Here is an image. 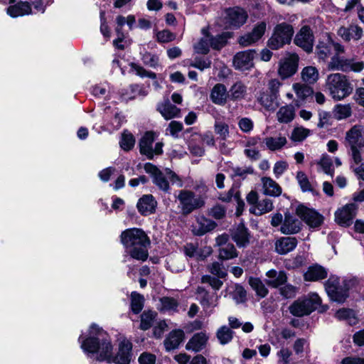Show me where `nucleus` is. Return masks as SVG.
<instances>
[{
  "label": "nucleus",
  "mask_w": 364,
  "mask_h": 364,
  "mask_svg": "<svg viewBox=\"0 0 364 364\" xmlns=\"http://www.w3.org/2000/svg\"><path fill=\"white\" fill-rule=\"evenodd\" d=\"M226 274H204L201 281L203 283L208 284L213 289H219L224 281L225 280Z\"/></svg>",
  "instance_id": "39"
},
{
  "label": "nucleus",
  "mask_w": 364,
  "mask_h": 364,
  "mask_svg": "<svg viewBox=\"0 0 364 364\" xmlns=\"http://www.w3.org/2000/svg\"><path fill=\"white\" fill-rule=\"evenodd\" d=\"M267 283L272 287H278L287 281L286 274H267Z\"/></svg>",
  "instance_id": "52"
},
{
  "label": "nucleus",
  "mask_w": 364,
  "mask_h": 364,
  "mask_svg": "<svg viewBox=\"0 0 364 364\" xmlns=\"http://www.w3.org/2000/svg\"><path fill=\"white\" fill-rule=\"evenodd\" d=\"M80 347L88 357L97 360H105L108 363L129 364L132 359V343L127 339L119 343L118 352L112 355V346L107 333L97 325L93 323L90 326L88 334L79 337Z\"/></svg>",
  "instance_id": "1"
},
{
  "label": "nucleus",
  "mask_w": 364,
  "mask_h": 364,
  "mask_svg": "<svg viewBox=\"0 0 364 364\" xmlns=\"http://www.w3.org/2000/svg\"><path fill=\"white\" fill-rule=\"evenodd\" d=\"M321 299L316 293L296 300L289 308V312L298 317L310 314L321 304Z\"/></svg>",
  "instance_id": "8"
},
{
  "label": "nucleus",
  "mask_w": 364,
  "mask_h": 364,
  "mask_svg": "<svg viewBox=\"0 0 364 364\" xmlns=\"http://www.w3.org/2000/svg\"><path fill=\"white\" fill-rule=\"evenodd\" d=\"M232 299L237 304H242L247 300V293L245 289L240 285L237 284L232 292Z\"/></svg>",
  "instance_id": "56"
},
{
  "label": "nucleus",
  "mask_w": 364,
  "mask_h": 364,
  "mask_svg": "<svg viewBox=\"0 0 364 364\" xmlns=\"http://www.w3.org/2000/svg\"><path fill=\"white\" fill-rule=\"evenodd\" d=\"M168 325L164 320L159 321L154 327V336L156 338H160L164 333L167 331Z\"/></svg>",
  "instance_id": "64"
},
{
  "label": "nucleus",
  "mask_w": 364,
  "mask_h": 364,
  "mask_svg": "<svg viewBox=\"0 0 364 364\" xmlns=\"http://www.w3.org/2000/svg\"><path fill=\"white\" fill-rule=\"evenodd\" d=\"M31 13V7L26 1H21L17 4L10 6L7 9V14L13 17L27 15Z\"/></svg>",
  "instance_id": "32"
},
{
  "label": "nucleus",
  "mask_w": 364,
  "mask_h": 364,
  "mask_svg": "<svg viewBox=\"0 0 364 364\" xmlns=\"http://www.w3.org/2000/svg\"><path fill=\"white\" fill-rule=\"evenodd\" d=\"M294 33L293 28L286 23L278 24L272 37L268 41V46L273 50H277L284 45L289 43Z\"/></svg>",
  "instance_id": "10"
},
{
  "label": "nucleus",
  "mask_w": 364,
  "mask_h": 364,
  "mask_svg": "<svg viewBox=\"0 0 364 364\" xmlns=\"http://www.w3.org/2000/svg\"><path fill=\"white\" fill-rule=\"evenodd\" d=\"M263 142L269 150L275 151L282 149L286 145L287 141L285 136L279 135L277 137H265Z\"/></svg>",
  "instance_id": "36"
},
{
  "label": "nucleus",
  "mask_w": 364,
  "mask_h": 364,
  "mask_svg": "<svg viewBox=\"0 0 364 364\" xmlns=\"http://www.w3.org/2000/svg\"><path fill=\"white\" fill-rule=\"evenodd\" d=\"M358 207L354 203H348L335 212V221L341 226H350L356 215Z\"/></svg>",
  "instance_id": "14"
},
{
  "label": "nucleus",
  "mask_w": 364,
  "mask_h": 364,
  "mask_svg": "<svg viewBox=\"0 0 364 364\" xmlns=\"http://www.w3.org/2000/svg\"><path fill=\"white\" fill-rule=\"evenodd\" d=\"M130 68L132 71L134 72L136 75L141 77H149L151 79H155L156 77V73L153 72H149L146 70L143 67L134 63H130Z\"/></svg>",
  "instance_id": "54"
},
{
  "label": "nucleus",
  "mask_w": 364,
  "mask_h": 364,
  "mask_svg": "<svg viewBox=\"0 0 364 364\" xmlns=\"http://www.w3.org/2000/svg\"><path fill=\"white\" fill-rule=\"evenodd\" d=\"M295 112V108L292 105L282 106L276 114L277 121L280 123H289L294 119Z\"/></svg>",
  "instance_id": "30"
},
{
  "label": "nucleus",
  "mask_w": 364,
  "mask_h": 364,
  "mask_svg": "<svg viewBox=\"0 0 364 364\" xmlns=\"http://www.w3.org/2000/svg\"><path fill=\"white\" fill-rule=\"evenodd\" d=\"M297 243L296 237H281L275 242V251L280 255L287 254L296 248Z\"/></svg>",
  "instance_id": "25"
},
{
  "label": "nucleus",
  "mask_w": 364,
  "mask_h": 364,
  "mask_svg": "<svg viewBox=\"0 0 364 364\" xmlns=\"http://www.w3.org/2000/svg\"><path fill=\"white\" fill-rule=\"evenodd\" d=\"M318 164L321 167L325 173L333 176L334 171L333 168L332 160L329 156L323 154L318 162Z\"/></svg>",
  "instance_id": "50"
},
{
  "label": "nucleus",
  "mask_w": 364,
  "mask_h": 364,
  "mask_svg": "<svg viewBox=\"0 0 364 364\" xmlns=\"http://www.w3.org/2000/svg\"><path fill=\"white\" fill-rule=\"evenodd\" d=\"M299 56L296 53H288L279 63L278 75L282 80L294 75L298 69Z\"/></svg>",
  "instance_id": "12"
},
{
  "label": "nucleus",
  "mask_w": 364,
  "mask_h": 364,
  "mask_svg": "<svg viewBox=\"0 0 364 364\" xmlns=\"http://www.w3.org/2000/svg\"><path fill=\"white\" fill-rule=\"evenodd\" d=\"M263 193L272 197H278L282 194L281 186L272 178L264 176L261 178Z\"/></svg>",
  "instance_id": "27"
},
{
  "label": "nucleus",
  "mask_w": 364,
  "mask_h": 364,
  "mask_svg": "<svg viewBox=\"0 0 364 364\" xmlns=\"http://www.w3.org/2000/svg\"><path fill=\"white\" fill-rule=\"evenodd\" d=\"M309 133L310 131L308 129L297 127L293 130L291 139L294 141H301L308 136Z\"/></svg>",
  "instance_id": "58"
},
{
  "label": "nucleus",
  "mask_w": 364,
  "mask_h": 364,
  "mask_svg": "<svg viewBox=\"0 0 364 364\" xmlns=\"http://www.w3.org/2000/svg\"><path fill=\"white\" fill-rule=\"evenodd\" d=\"M296 179L303 192L313 191V187L304 172L298 171L296 173Z\"/></svg>",
  "instance_id": "51"
},
{
  "label": "nucleus",
  "mask_w": 364,
  "mask_h": 364,
  "mask_svg": "<svg viewBox=\"0 0 364 364\" xmlns=\"http://www.w3.org/2000/svg\"><path fill=\"white\" fill-rule=\"evenodd\" d=\"M237 257V252L232 244H227L219 250V257L222 259H230Z\"/></svg>",
  "instance_id": "47"
},
{
  "label": "nucleus",
  "mask_w": 364,
  "mask_h": 364,
  "mask_svg": "<svg viewBox=\"0 0 364 364\" xmlns=\"http://www.w3.org/2000/svg\"><path fill=\"white\" fill-rule=\"evenodd\" d=\"M178 208L183 215H188L196 210L203 208L205 204V198L197 196L189 190H181L177 196Z\"/></svg>",
  "instance_id": "7"
},
{
  "label": "nucleus",
  "mask_w": 364,
  "mask_h": 364,
  "mask_svg": "<svg viewBox=\"0 0 364 364\" xmlns=\"http://www.w3.org/2000/svg\"><path fill=\"white\" fill-rule=\"evenodd\" d=\"M292 87L296 95L297 102L306 101V99L312 96L314 93L313 88L308 84L296 82L293 84Z\"/></svg>",
  "instance_id": "31"
},
{
  "label": "nucleus",
  "mask_w": 364,
  "mask_h": 364,
  "mask_svg": "<svg viewBox=\"0 0 364 364\" xmlns=\"http://www.w3.org/2000/svg\"><path fill=\"white\" fill-rule=\"evenodd\" d=\"M301 77L305 84L312 85L317 82L319 78L318 69L314 66H306L301 72Z\"/></svg>",
  "instance_id": "35"
},
{
  "label": "nucleus",
  "mask_w": 364,
  "mask_h": 364,
  "mask_svg": "<svg viewBox=\"0 0 364 364\" xmlns=\"http://www.w3.org/2000/svg\"><path fill=\"white\" fill-rule=\"evenodd\" d=\"M200 304L205 310H208L209 308H213L217 305L216 299L206 293L200 299Z\"/></svg>",
  "instance_id": "63"
},
{
  "label": "nucleus",
  "mask_w": 364,
  "mask_h": 364,
  "mask_svg": "<svg viewBox=\"0 0 364 364\" xmlns=\"http://www.w3.org/2000/svg\"><path fill=\"white\" fill-rule=\"evenodd\" d=\"M144 298L142 295L132 292L131 294V309L134 314H139L143 309Z\"/></svg>",
  "instance_id": "46"
},
{
  "label": "nucleus",
  "mask_w": 364,
  "mask_h": 364,
  "mask_svg": "<svg viewBox=\"0 0 364 364\" xmlns=\"http://www.w3.org/2000/svg\"><path fill=\"white\" fill-rule=\"evenodd\" d=\"M238 127L244 133H250L254 128L252 120L248 117H242L238 121Z\"/></svg>",
  "instance_id": "60"
},
{
  "label": "nucleus",
  "mask_w": 364,
  "mask_h": 364,
  "mask_svg": "<svg viewBox=\"0 0 364 364\" xmlns=\"http://www.w3.org/2000/svg\"><path fill=\"white\" fill-rule=\"evenodd\" d=\"M231 37L232 33L228 31L215 36L209 35L210 47L214 50H220L227 44L228 40Z\"/></svg>",
  "instance_id": "37"
},
{
  "label": "nucleus",
  "mask_w": 364,
  "mask_h": 364,
  "mask_svg": "<svg viewBox=\"0 0 364 364\" xmlns=\"http://www.w3.org/2000/svg\"><path fill=\"white\" fill-rule=\"evenodd\" d=\"M214 130L216 134L219 135L223 140H226L230 135L229 126L223 121H215Z\"/></svg>",
  "instance_id": "49"
},
{
  "label": "nucleus",
  "mask_w": 364,
  "mask_h": 364,
  "mask_svg": "<svg viewBox=\"0 0 364 364\" xmlns=\"http://www.w3.org/2000/svg\"><path fill=\"white\" fill-rule=\"evenodd\" d=\"M339 54L333 62H328L327 69L332 71H341L343 73L353 72L359 73L364 70V61L357 56L346 58Z\"/></svg>",
  "instance_id": "6"
},
{
  "label": "nucleus",
  "mask_w": 364,
  "mask_h": 364,
  "mask_svg": "<svg viewBox=\"0 0 364 364\" xmlns=\"http://www.w3.org/2000/svg\"><path fill=\"white\" fill-rule=\"evenodd\" d=\"M294 43L307 53L313 50L314 36L312 30L308 26L301 27L294 38Z\"/></svg>",
  "instance_id": "16"
},
{
  "label": "nucleus",
  "mask_w": 364,
  "mask_h": 364,
  "mask_svg": "<svg viewBox=\"0 0 364 364\" xmlns=\"http://www.w3.org/2000/svg\"><path fill=\"white\" fill-rule=\"evenodd\" d=\"M228 97L226 87L221 83L216 84L212 89L210 95L211 101L218 105H225Z\"/></svg>",
  "instance_id": "26"
},
{
  "label": "nucleus",
  "mask_w": 364,
  "mask_h": 364,
  "mask_svg": "<svg viewBox=\"0 0 364 364\" xmlns=\"http://www.w3.org/2000/svg\"><path fill=\"white\" fill-rule=\"evenodd\" d=\"M346 48L338 42L334 41L329 35L320 39L316 46V55L319 61L333 62L339 54H344Z\"/></svg>",
  "instance_id": "5"
},
{
  "label": "nucleus",
  "mask_w": 364,
  "mask_h": 364,
  "mask_svg": "<svg viewBox=\"0 0 364 364\" xmlns=\"http://www.w3.org/2000/svg\"><path fill=\"white\" fill-rule=\"evenodd\" d=\"M267 28L265 22L258 23L252 31L242 36L239 39V43L242 46H249L252 43L258 41L264 34Z\"/></svg>",
  "instance_id": "18"
},
{
  "label": "nucleus",
  "mask_w": 364,
  "mask_h": 364,
  "mask_svg": "<svg viewBox=\"0 0 364 364\" xmlns=\"http://www.w3.org/2000/svg\"><path fill=\"white\" fill-rule=\"evenodd\" d=\"M231 236L239 247H246L250 243V234L243 223L238 224L232 230Z\"/></svg>",
  "instance_id": "21"
},
{
  "label": "nucleus",
  "mask_w": 364,
  "mask_h": 364,
  "mask_svg": "<svg viewBox=\"0 0 364 364\" xmlns=\"http://www.w3.org/2000/svg\"><path fill=\"white\" fill-rule=\"evenodd\" d=\"M213 228V225L210 220L205 218L198 219L196 224L193 226V232L196 235H203L210 231Z\"/></svg>",
  "instance_id": "42"
},
{
  "label": "nucleus",
  "mask_w": 364,
  "mask_h": 364,
  "mask_svg": "<svg viewBox=\"0 0 364 364\" xmlns=\"http://www.w3.org/2000/svg\"><path fill=\"white\" fill-rule=\"evenodd\" d=\"M156 38L159 42L168 43L176 38V35L168 30H163L156 34Z\"/></svg>",
  "instance_id": "62"
},
{
  "label": "nucleus",
  "mask_w": 364,
  "mask_h": 364,
  "mask_svg": "<svg viewBox=\"0 0 364 364\" xmlns=\"http://www.w3.org/2000/svg\"><path fill=\"white\" fill-rule=\"evenodd\" d=\"M120 240L126 252L132 258L141 261L148 258L151 241L143 230L127 229L121 233Z\"/></svg>",
  "instance_id": "2"
},
{
  "label": "nucleus",
  "mask_w": 364,
  "mask_h": 364,
  "mask_svg": "<svg viewBox=\"0 0 364 364\" xmlns=\"http://www.w3.org/2000/svg\"><path fill=\"white\" fill-rule=\"evenodd\" d=\"M144 168L151 176L153 183L165 193L170 191L168 180L172 184H175L179 188L183 185L181 178L170 168H166L163 172L151 163H146Z\"/></svg>",
  "instance_id": "3"
},
{
  "label": "nucleus",
  "mask_w": 364,
  "mask_h": 364,
  "mask_svg": "<svg viewBox=\"0 0 364 364\" xmlns=\"http://www.w3.org/2000/svg\"><path fill=\"white\" fill-rule=\"evenodd\" d=\"M135 139L134 136L128 132H124L120 141V146L125 151L131 150L134 145Z\"/></svg>",
  "instance_id": "53"
},
{
  "label": "nucleus",
  "mask_w": 364,
  "mask_h": 364,
  "mask_svg": "<svg viewBox=\"0 0 364 364\" xmlns=\"http://www.w3.org/2000/svg\"><path fill=\"white\" fill-rule=\"evenodd\" d=\"M325 289L332 301L343 303L347 297L346 289L339 285L336 275H331L325 283Z\"/></svg>",
  "instance_id": "13"
},
{
  "label": "nucleus",
  "mask_w": 364,
  "mask_h": 364,
  "mask_svg": "<svg viewBox=\"0 0 364 364\" xmlns=\"http://www.w3.org/2000/svg\"><path fill=\"white\" fill-rule=\"evenodd\" d=\"M334 114L338 119H346L350 116L351 108L348 105H338L334 109Z\"/></svg>",
  "instance_id": "55"
},
{
  "label": "nucleus",
  "mask_w": 364,
  "mask_h": 364,
  "mask_svg": "<svg viewBox=\"0 0 364 364\" xmlns=\"http://www.w3.org/2000/svg\"><path fill=\"white\" fill-rule=\"evenodd\" d=\"M157 110L166 120L180 117L181 109L172 105L168 100L159 104Z\"/></svg>",
  "instance_id": "28"
},
{
  "label": "nucleus",
  "mask_w": 364,
  "mask_h": 364,
  "mask_svg": "<svg viewBox=\"0 0 364 364\" xmlns=\"http://www.w3.org/2000/svg\"><path fill=\"white\" fill-rule=\"evenodd\" d=\"M248 15L239 7L229 8L225 10L218 23L227 29H237L245 23Z\"/></svg>",
  "instance_id": "9"
},
{
  "label": "nucleus",
  "mask_w": 364,
  "mask_h": 364,
  "mask_svg": "<svg viewBox=\"0 0 364 364\" xmlns=\"http://www.w3.org/2000/svg\"><path fill=\"white\" fill-rule=\"evenodd\" d=\"M289 164L286 161H277L273 167V172L277 178H279L288 168Z\"/></svg>",
  "instance_id": "61"
},
{
  "label": "nucleus",
  "mask_w": 364,
  "mask_h": 364,
  "mask_svg": "<svg viewBox=\"0 0 364 364\" xmlns=\"http://www.w3.org/2000/svg\"><path fill=\"white\" fill-rule=\"evenodd\" d=\"M157 202L154 197L151 195H144L139 198L137 203V209L143 215H148L155 212Z\"/></svg>",
  "instance_id": "23"
},
{
  "label": "nucleus",
  "mask_w": 364,
  "mask_h": 364,
  "mask_svg": "<svg viewBox=\"0 0 364 364\" xmlns=\"http://www.w3.org/2000/svg\"><path fill=\"white\" fill-rule=\"evenodd\" d=\"M154 141V134L151 132H147L139 141V151L143 155L147 156L149 159H152L154 155H160L163 152V143L157 142L153 148Z\"/></svg>",
  "instance_id": "11"
},
{
  "label": "nucleus",
  "mask_w": 364,
  "mask_h": 364,
  "mask_svg": "<svg viewBox=\"0 0 364 364\" xmlns=\"http://www.w3.org/2000/svg\"><path fill=\"white\" fill-rule=\"evenodd\" d=\"M143 63L151 68H156L159 64V58L154 54L145 52L141 55Z\"/></svg>",
  "instance_id": "59"
},
{
  "label": "nucleus",
  "mask_w": 364,
  "mask_h": 364,
  "mask_svg": "<svg viewBox=\"0 0 364 364\" xmlns=\"http://www.w3.org/2000/svg\"><path fill=\"white\" fill-rule=\"evenodd\" d=\"M249 284L259 297L263 298L267 294L268 291L259 279L250 277Z\"/></svg>",
  "instance_id": "45"
},
{
  "label": "nucleus",
  "mask_w": 364,
  "mask_h": 364,
  "mask_svg": "<svg viewBox=\"0 0 364 364\" xmlns=\"http://www.w3.org/2000/svg\"><path fill=\"white\" fill-rule=\"evenodd\" d=\"M208 335L203 331L195 333L186 345L188 350L199 352L203 349L208 341Z\"/></svg>",
  "instance_id": "24"
},
{
  "label": "nucleus",
  "mask_w": 364,
  "mask_h": 364,
  "mask_svg": "<svg viewBox=\"0 0 364 364\" xmlns=\"http://www.w3.org/2000/svg\"><path fill=\"white\" fill-rule=\"evenodd\" d=\"M325 86L331 96L336 100L348 97L353 90L348 77L340 73L329 74L326 77Z\"/></svg>",
  "instance_id": "4"
},
{
  "label": "nucleus",
  "mask_w": 364,
  "mask_h": 364,
  "mask_svg": "<svg viewBox=\"0 0 364 364\" xmlns=\"http://www.w3.org/2000/svg\"><path fill=\"white\" fill-rule=\"evenodd\" d=\"M156 316V313L152 311H144L141 316V329L145 331L149 329Z\"/></svg>",
  "instance_id": "48"
},
{
  "label": "nucleus",
  "mask_w": 364,
  "mask_h": 364,
  "mask_svg": "<svg viewBox=\"0 0 364 364\" xmlns=\"http://www.w3.org/2000/svg\"><path fill=\"white\" fill-rule=\"evenodd\" d=\"M335 316L340 321H346L350 325L357 323L358 319L353 310L341 309L336 311Z\"/></svg>",
  "instance_id": "41"
},
{
  "label": "nucleus",
  "mask_w": 364,
  "mask_h": 364,
  "mask_svg": "<svg viewBox=\"0 0 364 364\" xmlns=\"http://www.w3.org/2000/svg\"><path fill=\"white\" fill-rule=\"evenodd\" d=\"M301 225V222L297 218L287 213L280 227V231L284 235L296 234L300 231Z\"/></svg>",
  "instance_id": "22"
},
{
  "label": "nucleus",
  "mask_w": 364,
  "mask_h": 364,
  "mask_svg": "<svg viewBox=\"0 0 364 364\" xmlns=\"http://www.w3.org/2000/svg\"><path fill=\"white\" fill-rule=\"evenodd\" d=\"M363 33V29L356 24H350L348 27L341 26L337 31V34L346 42L360 40Z\"/></svg>",
  "instance_id": "20"
},
{
  "label": "nucleus",
  "mask_w": 364,
  "mask_h": 364,
  "mask_svg": "<svg viewBox=\"0 0 364 364\" xmlns=\"http://www.w3.org/2000/svg\"><path fill=\"white\" fill-rule=\"evenodd\" d=\"M346 142L349 147H364V126L354 125L346 134Z\"/></svg>",
  "instance_id": "17"
},
{
  "label": "nucleus",
  "mask_w": 364,
  "mask_h": 364,
  "mask_svg": "<svg viewBox=\"0 0 364 364\" xmlns=\"http://www.w3.org/2000/svg\"><path fill=\"white\" fill-rule=\"evenodd\" d=\"M184 332L183 330L176 329L171 331L164 341V346L167 350H171L178 347L180 343L184 339Z\"/></svg>",
  "instance_id": "29"
},
{
  "label": "nucleus",
  "mask_w": 364,
  "mask_h": 364,
  "mask_svg": "<svg viewBox=\"0 0 364 364\" xmlns=\"http://www.w3.org/2000/svg\"><path fill=\"white\" fill-rule=\"evenodd\" d=\"M296 214L311 228L319 227L323 222L322 215L313 209L303 205H300L296 208Z\"/></svg>",
  "instance_id": "15"
},
{
  "label": "nucleus",
  "mask_w": 364,
  "mask_h": 364,
  "mask_svg": "<svg viewBox=\"0 0 364 364\" xmlns=\"http://www.w3.org/2000/svg\"><path fill=\"white\" fill-rule=\"evenodd\" d=\"M216 337L221 345H225L232 341L233 331L227 326H223L218 329Z\"/></svg>",
  "instance_id": "43"
},
{
  "label": "nucleus",
  "mask_w": 364,
  "mask_h": 364,
  "mask_svg": "<svg viewBox=\"0 0 364 364\" xmlns=\"http://www.w3.org/2000/svg\"><path fill=\"white\" fill-rule=\"evenodd\" d=\"M247 93V87L241 81L235 82L228 92V97L232 101L243 99Z\"/></svg>",
  "instance_id": "34"
},
{
  "label": "nucleus",
  "mask_w": 364,
  "mask_h": 364,
  "mask_svg": "<svg viewBox=\"0 0 364 364\" xmlns=\"http://www.w3.org/2000/svg\"><path fill=\"white\" fill-rule=\"evenodd\" d=\"M278 98L269 92H262L257 97L258 102L267 110H274Z\"/></svg>",
  "instance_id": "38"
},
{
  "label": "nucleus",
  "mask_w": 364,
  "mask_h": 364,
  "mask_svg": "<svg viewBox=\"0 0 364 364\" xmlns=\"http://www.w3.org/2000/svg\"><path fill=\"white\" fill-rule=\"evenodd\" d=\"M253 50H245L237 53L233 58V65L237 70H246L253 66Z\"/></svg>",
  "instance_id": "19"
},
{
  "label": "nucleus",
  "mask_w": 364,
  "mask_h": 364,
  "mask_svg": "<svg viewBox=\"0 0 364 364\" xmlns=\"http://www.w3.org/2000/svg\"><path fill=\"white\" fill-rule=\"evenodd\" d=\"M178 302L176 299L172 297L164 296L160 299L161 311L173 313L177 311Z\"/></svg>",
  "instance_id": "40"
},
{
  "label": "nucleus",
  "mask_w": 364,
  "mask_h": 364,
  "mask_svg": "<svg viewBox=\"0 0 364 364\" xmlns=\"http://www.w3.org/2000/svg\"><path fill=\"white\" fill-rule=\"evenodd\" d=\"M274 208L273 202L271 199L264 198L258 201L255 206L250 208V212L255 215H262L271 212Z\"/></svg>",
  "instance_id": "33"
},
{
  "label": "nucleus",
  "mask_w": 364,
  "mask_h": 364,
  "mask_svg": "<svg viewBox=\"0 0 364 364\" xmlns=\"http://www.w3.org/2000/svg\"><path fill=\"white\" fill-rule=\"evenodd\" d=\"M282 85V82L278 79H272L269 80L267 84V92L271 93L273 97L279 98V90Z\"/></svg>",
  "instance_id": "57"
},
{
  "label": "nucleus",
  "mask_w": 364,
  "mask_h": 364,
  "mask_svg": "<svg viewBox=\"0 0 364 364\" xmlns=\"http://www.w3.org/2000/svg\"><path fill=\"white\" fill-rule=\"evenodd\" d=\"M203 33L205 34V36L194 45L193 48L196 51V53L198 54H207L210 50V38H209V34H206L205 29H203Z\"/></svg>",
  "instance_id": "44"
}]
</instances>
